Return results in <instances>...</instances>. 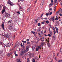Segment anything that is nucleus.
<instances>
[{
  "instance_id": "39448f33",
  "label": "nucleus",
  "mask_w": 62,
  "mask_h": 62,
  "mask_svg": "<svg viewBox=\"0 0 62 62\" xmlns=\"http://www.w3.org/2000/svg\"><path fill=\"white\" fill-rule=\"evenodd\" d=\"M17 62H22V59L20 58H18L16 59Z\"/></svg>"
},
{
  "instance_id": "ddd939ff",
  "label": "nucleus",
  "mask_w": 62,
  "mask_h": 62,
  "mask_svg": "<svg viewBox=\"0 0 62 62\" xmlns=\"http://www.w3.org/2000/svg\"><path fill=\"white\" fill-rule=\"evenodd\" d=\"M24 54V52H23V51H21V53H20V55H23V54Z\"/></svg>"
},
{
  "instance_id": "c03bdc74",
  "label": "nucleus",
  "mask_w": 62,
  "mask_h": 62,
  "mask_svg": "<svg viewBox=\"0 0 62 62\" xmlns=\"http://www.w3.org/2000/svg\"><path fill=\"white\" fill-rule=\"evenodd\" d=\"M38 26H40V23H38Z\"/></svg>"
},
{
  "instance_id": "58836bf2",
  "label": "nucleus",
  "mask_w": 62,
  "mask_h": 62,
  "mask_svg": "<svg viewBox=\"0 0 62 62\" xmlns=\"http://www.w3.org/2000/svg\"><path fill=\"white\" fill-rule=\"evenodd\" d=\"M51 34H49L48 36L49 37H51Z\"/></svg>"
},
{
  "instance_id": "4be33fe9",
  "label": "nucleus",
  "mask_w": 62,
  "mask_h": 62,
  "mask_svg": "<svg viewBox=\"0 0 62 62\" xmlns=\"http://www.w3.org/2000/svg\"><path fill=\"white\" fill-rule=\"evenodd\" d=\"M5 38H8V36L7 35V34H5Z\"/></svg>"
},
{
  "instance_id": "79ce46f5",
  "label": "nucleus",
  "mask_w": 62,
  "mask_h": 62,
  "mask_svg": "<svg viewBox=\"0 0 62 62\" xmlns=\"http://www.w3.org/2000/svg\"><path fill=\"white\" fill-rule=\"evenodd\" d=\"M21 47H23V44L22 43H21Z\"/></svg>"
},
{
  "instance_id": "c756f323",
  "label": "nucleus",
  "mask_w": 62,
  "mask_h": 62,
  "mask_svg": "<svg viewBox=\"0 0 62 62\" xmlns=\"http://www.w3.org/2000/svg\"><path fill=\"white\" fill-rule=\"evenodd\" d=\"M59 11H57L56 12V15H58V14H59L58 13H59Z\"/></svg>"
},
{
  "instance_id": "7ed1b4c3",
  "label": "nucleus",
  "mask_w": 62,
  "mask_h": 62,
  "mask_svg": "<svg viewBox=\"0 0 62 62\" xmlns=\"http://www.w3.org/2000/svg\"><path fill=\"white\" fill-rule=\"evenodd\" d=\"M41 49V46H39L37 47L36 49V50L37 52H38V50L39 49Z\"/></svg>"
},
{
  "instance_id": "864d4df0",
  "label": "nucleus",
  "mask_w": 62,
  "mask_h": 62,
  "mask_svg": "<svg viewBox=\"0 0 62 62\" xmlns=\"http://www.w3.org/2000/svg\"><path fill=\"white\" fill-rule=\"evenodd\" d=\"M36 19H37V20H39V17H38Z\"/></svg>"
},
{
  "instance_id": "bb28decb",
  "label": "nucleus",
  "mask_w": 62,
  "mask_h": 62,
  "mask_svg": "<svg viewBox=\"0 0 62 62\" xmlns=\"http://www.w3.org/2000/svg\"><path fill=\"white\" fill-rule=\"evenodd\" d=\"M31 32L32 34H35V32L33 31H31Z\"/></svg>"
},
{
  "instance_id": "338daca9",
  "label": "nucleus",
  "mask_w": 62,
  "mask_h": 62,
  "mask_svg": "<svg viewBox=\"0 0 62 62\" xmlns=\"http://www.w3.org/2000/svg\"><path fill=\"white\" fill-rule=\"evenodd\" d=\"M1 8H2V7L0 6V10L1 9Z\"/></svg>"
},
{
  "instance_id": "2f4dec72",
  "label": "nucleus",
  "mask_w": 62,
  "mask_h": 62,
  "mask_svg": "<svg viewBox=\"0 0 62 62\" xmlns=\"http://www.w3.org/2000/svg\"><path fill=\"white\" fill-rule=\"evenodd\" d=\"M43 13H42L41 15V16H40V18H41L42 17V16H43Z\"/></svg>"
},
{
  "instance_id": "393cba45",
  "label": "nucleus",
  "mask_w": 62,
  "mask_h": 62,
  "mask_svg": "<svg viewBox=\"0 0 62 62\" xmlns=\"http://www.w3.org/2000/svg\"><path fill=\"white\" fill-rule=\"evenodd\" d=\"M33 62H36V61H35V58L33 59L32 61Z\"/></svg>"
},
{
  "instance_id": "052dcab7",
  "label": "nucleus",
  "mask_w": 62,
  "mask_h": 62,
  "mask_svg": "<svg viewBox=\"0 0 62 62\" xmlns=\"http://www.w3.org/2000/svg\"><path fill=\"white\" fill-rule=\"evenodd\" d=\"M59 15L60 16H62V15L61 14V13H60L59 14Z\"/></svg>"
},
{
  "instance_id": "37998d69",
  "label": "nucleus",
  "mask_w": 62,
  "mask_h": 62,
  "mask_svg": "<svg viewBox=\"0 0 62 62\" xmlns=\"http://www.w3.org/2000/svg\"><path fill=\"white\" fill-rule=\"evenodd\" d=\"M49 15H51V14H52V12H50V13H49Z\"/></svg>"
},
{
  "instance_id": "7c9ffc66",
  "label": "nucleus",
  "mask_w": 62,
  "mask_h": 62,
  "mask_svg": "<svg viewBox=\"0 0 62 62\" xmlns=\"http://www.w3.org/2000/svg\"><path fill=\"white\" fill-rule=\"evenodd\" d=\"M11 33H8V35L9 36H10V34H11Z\"/></svg>"
},
{
  "instance_id": "2eb2a0df",
  "label": "nucleus",
  "mask_w": 62,
  "mask_h": 62,
  "mask_svg": "<svg viewBox=\"0 0 62 62\" xmlns=\"http://www.w3.org/2000/svg\"><path fill=\"white\" fill-rule=\"evenodd\" d=\"M54 17L53 16L52 17V21L53 23H54V21L55 20V19H54Z\"/></svg>"
},
{
  "instance_id": "f03ea898",
  "label": "nucleus",
  "mask_w": 62,
  "mask_h": 62,
  "mask_svg": "<svg viewBox=\"0 0 62 62\" xmlns=\"http://www.w3.org/2000/svg\"><path fill=\"white\" fill-rule=\"evenodd\" d=\"M7 2L8 4H9V5H10V6H13V4L12 3V2H11V1L9 0H8Z\"/></svg>"
},
{
  "instance_id": "4c0bfd02",
  "label": "nucleus",
  "mask_w": 62,
  "mask_h": 62,
  "mask_svg": "<svg viewBox=\"0 0 62 62\" xmlns=\"http://www.w3.org/2000/svg\"><path fill=\"white\" fill-rule=\"evenodd\" d=\"M55 28L56 29V30H58V29L56 27H55Z\"/></svg>"
},
{
  "instance_id": "c9c22d12",
  "label": "nucleus",
  "mask_w": 62,
  "mask_h": 62,
  "mask_svg": "<svg viewBox=\"0 0 62 62\" xmlns=\"http://www.w3.org/2000/svg\"><path fill=\"white\" fill-rule=\"evenodd\" d=\"M27 44H30V43L29 42H27Z\"/></svg>"
},
{
  "instance_id": "f257e3e1",
  "label": "nucleus",
  "mask_w": 62,
  "mask_h": 62,
  "mask_svg": "<svg viewBox=\"0 0 62 62\" xmlns=\"http://www.w3.org/2000/svg\"><path fill=\"white\" fill-rule=\"evenodd\" d=\"M13 42H12L11 43H8L7 44V45H6V47H8V46H9V47H10V46H12L13 45Z\"/></svg>"
},
{
  "instance_id": "603ef678",
  "label": "nucleus",
  "mask_w": 62,
  "mask_h": 62,
  "mask_svg": "<svg viewBox=\"0 0 62 62\" xmlns=\"http://www.w3.org/2000/svg\"><path fill=\"white\" fill-rule=\"evenodd\" d=\"M56 8H53V9H54V11H55V9H56Z\"/></svg>"
},
{
  "instance_id": "de8ad7c7",
  "label": "nucleus",
  "mask_w": 62,
  "mask_h": 62,
  "mask_svg": "<svg viewBox=\"0 0 62 62\" xmlns=\"http://www.w3.org/2000/svg\"><path fill=\"white\" fill-rule=\"evenodd\" d=\"M14 31H17V30L15 28H14L13 29Z\"/></svg>"
},
{
  "instance_id": "9b49d317",
  "label": "nucleus",
  "mask_w": 62,
  "mask_h": 62,
  "mask_svg": "<svg viewBox=\"0 0 62 62\" xmlns=\"http://www.w3.org/2000/svg\"><path fill=\"white\" fill-rule=\"evenodd\" d=\"M36 47V46L34 45H33L32 46V50L33 51H34V49Z\"/></svg>"
},
{
  "instance_id": "dca6fc26",
  "label": "nucleus",
  "mask_w": 62,
  "mask_h": 62,
  "mask_svg": "<svg viewBox=\"0 0 62 62\" xmlns=\"http://www.w3.org/2000/svg\"><path fill=\"white\" fill-rule=\"evenodd\" d=\"M39 22V20L36 19V20L35 21V23H37V22Z\"/></svg>"
},
{
  "instance_id": "3c124183",
  "label": "nucleus",
  "mask_w": 62,
  "mask_h": 62,
  "mask_svg": "<svg viewBox=\"0 0 62 62\" xmlns=\"http://www.w3.org/2000/svg\"><path fill=\"white\" fill-rule=\"evenodd\" d=\"M60 52H62V48H60Z\"/></svg>"
},
{
  "instance_id": "ea45409f",
  "label": "nucleus",
  "mask_w": 62,
  "mask_h": 62,
  "mask_svg": "<svg viewBox=\"0 0 62 62\" xmlns=\"http://www.w3.org/2000/svg\"><path fill=\"white\" fill-rule=\"evenodd\" d=\"M50 34L51 35H52V34H53V32L52 31L50 32Z\"/></svg>"
},
{
  "instance_id": "49530a36",
  "label": "nucleus",
  "mask_w": 62,
  "mask_h": 62,
  "mask_svg": "<svg viewBox=\"0 0 62 62\" xmlns=\"http://www.w3.org/2000/svg\"><path fill=\"white\" fill-rule=\"evenodd\" d=\"M40 40H41V41H44V39H40Z\"/></svg>"
},
{
  "instance_id": "0eeeda50",
  "label": "nucleus",
  "mask_w": 62,
  "mask_h": 62,
  "mask_svg": "<svg viewBox=\"0 0 62 62\" xmlns=\"http://www.w3.org/2000/svg\"><path fill=\"white\" fill-rule=\"evenodd\" d=\"M29 56H30L31 57H33L34 56V53H32L31 54H30V53H29Z\"/></svg>"
},
{
  "instance_id": "a878e982",
  "label": "nucleus",
  "mask_w": 62,
  "mask_h": 62,
  "mask_svg": "<svg viewBox=\"0 0 62 62\" xmlns=\"http://www.w3.org/2000/svg\"><path fill=\"white\" fill-rule=\"evenodd\" d=\"M46 23L47 24H48V23H49V22L48 21H46Z\"/></svg>"
},
{
  "instance_id": "20e7f679",
  "label": "nucleus",
  "mask_w": 62,
  "mask_h": 62,
  "mask_svg": "<svg viewBox=\"0 0 62 62\" xmlns=\"http://www.w3.org/2000/svg\"><path fill=\"white\" fill-rule=\"evenodd\" d=\"M8 25H9V24H10L11 23L12 24L13 23V21H12L11 20H10V21H8Z\"/></svg>"
},
{
  "instance_id": "b1692460",
  "label": "nucleus",
  "mask_w": 62,
  "mask_h": 62,
  "mask_svg": "<svg viewBox=\"0 0 62 62\" xmlns=\"http://www.w3.org/2000/svg\"><path fill=\"white\" fill-rule=\"evenodd\" d=\"M37 30L38 32H39V31H40V29L39 28H38L37 29Z\"/></svg>"
},
{
  "instance_id": "a211bd4d",
  "label": "nucleus",
  "mask_w": 62,
  "mask_h": 62,
  "mask_svg": "<svg viewBox=\"0 0 62 62\" xmlns=\"http://www.w3.org/2000/svg\"><path fill=\"white\" fill-rule=\"evenodd\" d=\"M53 3H51L49 5V7H51V6H53Z\"/></svg>"
},
{
  "instance_id": "5701e85b",
  "label": "nucleus",
  "mask_w": 62,
  "mask_h": 62,
  "mask_svg": "<svg viewBox=\"0 0 62 62\" xmlns=\"http://www.w3.org/2000/svg\"><path fill=\"white\" fill-rule=\"evenodd\" d=\"M54 34H53V37H54V34H55L56 33V32L55 31H54Z\"/></svg>"
},
{
  "instance_id": "f3484780",
  "label": "nucleus",
  "mask_w": 62,
  "mask_h": 62,
  "mask_svg": "<svg viewBox=\"0 0 62 62\" xmlns=\"http://www.w3.org/2000/svg\"><path fill=\"white\" fill-rule=\"evenodd\" d=\"M44 1L42 0V1L41 2V5H42L43 4V3H44Z\"/></svg>"
},
{
  "instance_id": "13d9d810",
  "label": "nucleus",
  "mask_w": 62,
  "mask_h": 62,
  "mask_svg": "<svg viewBox=\"0 0 62 62\" xmlns=\"http://www.w3.org/2000/svg\"><path fill=\"white\" fill-rule=\"evenodd\" d=\"M42 24H44V22H41Z\"/></svg>"
},
{
  "instance_id": "1a4fd4ad",
  "label": "nucleus",
  "mask_w": 62,
  "mask_h": 62,
  "mask_svg": "<svg viewBox=\"0 0 62 62\" xmlns=\"http://www.w3.org/2000/svg\"><path fill=\"white\" fill-rule=\"evenodd\" d=\"M1 26L2 28L3 29V30H5V25H4V23L2 24Z\"/></svg>"
},
{
  "instance_id": "f704fd0d",
  "label": "nucleus",
  "mask_w": 62,
  "mask_h": 62,
  "mask_svg": "<svg viewBox=\"0 0 62 62\" xmlns=\"http://www.w3.org/2000/svg\"><path fill=\"white\" fill-rule=\"evenodd\" d=\"M46 16H48V15H49V13H47L46 14Z\"/></svg>"
},
{
  "instance_id": "09e8293b",
  "label": "nucleus",
  "mask_w": 62,
  "mask_h": 62,
  "mask_svg": "<svg viewBox=\"0 0 62 62\" xmlns=\"http://www.w3.org/2000/svg\"><path fill=\"white\" fill-rule=\"evenodd\" d=\"M41 39H42L44 40V38L43 37H42V38Z\"/></svg>"
},
{
  "instance_id": "8fccbe9b",
  "label": "nucleus",
  "mask_w": 62,
  "mask_h": 62,
  "mask_svg": "<svg viewBox=\"0 0 62 62\" xmlns=\"http://www.w3.org/2000/svg\"><path fill=\"white\" fill-rule=\"evenodd\" d=\"M53 1H54L53 0H51V1L52 3H53Z\"/></svg>"
},
{
  "instance_id": "423d86ee",
  "label": "nucleus",
  "mask_w": 62,
  "mask_h": 62,
  "mask_svg": "<svg viewBox=\"0 0 62 62\" xmlns=\"http://www.w3.org/2000/svg\"><path fill=\"white\" fill-rule=\"evenodd\" d=\"M6 7H4L3 8V9L2 11H1V13L2 14H3L6 11Z\"/></svg>"
},
{
  "instance_id": "4d7b16f0",
  "label": "nucleus",
  "mask_w": 62,
  "mask_h": 62,
  "mask_svg": "<svg viewBox=\"0 0 62 62\" xmlns=\"http://www.w3.org/2000/svg\"><path fill=\"white\" fill-rule=\"evenodd\" d=\"M29 39H28L26 41L27 42L29 41Z\"/></svg>"
},
{
  "instance_id": "9d476101",
  "label": "nucleus",
  "mask_w": 62,
  "mask_h": 62,
  "mask_svg": "<svg viewBox=\"0 0 62 62\" xmlns=\"http://www.w3.org/2000/svg\"><path fill=\"white\" fill-rule=\"evenodd\" d=\"M44 44V42L43 41H42L41 43V45H40V46H41V47H43Z\"/></svg>"
},
{
  "instance_id": "774afa93",
  "label": "nucleus",
  "mask_w": 62,
  "mask_h": 62,
  "mask_svg": "<svg viewBox=\"0 0 62 62\" xmlns=\"http://www.w3.org/2000/svg\"><path fill=\"white\" fill-rule=\"evenodd\" d=\"M61 5H62V2H61L60 3Z\"/></svg>"
},
{
  "instance_id": "bf43d9fd",
  "label": "nucleus",
  "mask_w": 62,
  "mask_h": 62,
  "mask_svg": "<svg viewBox=\"0 0 62 62\" xmlns=\"http://www.w3.org/2000/svg\"><path fill=\"white\" fill-rule=\"evenodd\" d=\"M17 13H18V14H20V12L18 11L17 12Z\"/></svg>"
},
{
  "instance_id": "cd10ccee",
  "label": "nucleus",
  "mask_w": 62,
  "mask_h": 62,
  "mask_svg": "<svg viewBox=\"0 0 62 62\" xmlns=\"http://www.w3.org/2000/svg\"><path fill=\"white\" fill-rule=\"evenodd\" d=\"M30 8H29L28 10H27V12H30Z\"/></svg>"
},
{
  "instance_id": "a18cd8bd",
  "label": "nucleus",
  "mask_w": 62,
  "mask_h": 62,
  "mask_svg": "<svg viewBox=\"0 0 62 62\" xmlns=\"http://www.w3.org/2000/svg\"><path fill=\"white\" fill-rule=\"evenodd\" d=\"M48 19L49 20H50V21H51L52 20V19H51L50 18H49Z\"/></svg>"
},
{
  "instance_id": "f8f14e48",
  "label": "nucleus",
  "mask_w": 62,
  "mask_h": 62,
  "mask_svg": "<svg viewBox=\"0 0 62 62\" xmlns=\"http://www.w3.org/2000/svg\"><path fill=\"white\" fill-rule=\"evenodd\" d=\"M26 53L27 52H28V51L29 50V47L28 46H26Z\"/></svg>"
},
{
  "instance_id": "473e14b6",
  "label": "nucleus",
  "mask_w": 62,
  "mask_h": 62,
  "mask_svg": "<svg viewBox=\"0 0 62 62\" xmlns=\"http://www.w3.org/2000/svg\"><path fill=\"white\" fill-rule=\"evenodd\" d=\"M54 59H55V60H56V57L55 56H54Z\"/></svg>"
},
{
  "instance_id": "6ab92c4d",
  "label": "nucleus",
  "mask_w": 62,
  "mask_h": 62,
  "mask_svg": "<svg viewBox=\"0 0 62 62\" xmlns=\"http://www.w3.org/2000/svg\"><path fill=\"white\" fill-rule=\"evenodd\" d=\"M6 17H8L9 16V14L6 13Z\"/></svg>"
},
{
  "instance_id": "412c9836",
  "label": "nucleus",
  "mask_w": 62,
  "mask_h": 62,
  "mask_svg": "<svg viewBox=\"0 0 62 62\" xmlns=\"http://www.w3.org/2000/svg\"><path fill=\"white\" fill-rule=\"evenodd\" d=\"M6 15H7V14H6V13L5 14H4L3 15V17H6Z\"/></svg>"
},
{
  "instance_id": "680f3d73",
  "label": "nucleus",
  "mask_w": 62,
  "mask_h": 62,
  "mask_svg": "<svg viewBox=\"0 0 62 62\" xmlns=\"http://www.w3.org/2000/svg\"><path fill=\"white\" fill-rule=\"evenodd\" d=\"M53 29L54 30V31H55V28H53Z\"/></svg>"
},
{
  "instance_id": "6e6552de",
  "label": "nucleus",
  "mask_w": 62,
  "mask_h": 62,
  "mask_svg": "<svg viewBox=\"0 0 62 62\" xmlns=\"http://www.w3.org/2000/svg\"><path fill=\"white\" fill-rule=\"evenodd\" d=\"M8 28L9 29H10V30H11V29H12V26L10 25L8 27Z\"/></svg>"
},
{
  "instance_id": "0e129e2a",
  "label": "nucleus",
  "mask_w": 62,
  "mask_h": 62,
  "mask_svg": "<svg viewBox=\"0 0 62 62\" xmlns=\"http://www.w3.org/2000/svg\"><path fill=\"white\" fill-rule=\"evenodd\" d=\"M55 20H56V21H57V20H58V18H56L55 19Z\"/></svg>"
},
{
  "instance_id": "e2e57ef3",
  "label": "nucleus",
  "mask_w": 62,
  "mask_h": 62,
  "mask_svg": "<svg viewBox=\"0 0 62 62\" xmlns=\"http://www.w3.org/2000/svg\"><path fill=\"white\" fill-rule=\"evenodd\" d=\"M15 55L16 56H18V54H15Z\"/></svg>"
},
{
  "instance_id": "e433bc0d",
  "label": "nucleus",
  "mask_w": 62,
  "mask_h": 62,
  "mask_svg": "<svg viewBox=\"0 0 62 62\" xmlns=\"http://www.w3.org/2000/svg\"><path fill=\"white\" fill-rule=\"evenodd\" d=\"M57 1V0H54V3H56V2Z\"/></svg>"
},
{
  "instance_id": "5fc2aeb1",
  "label": "nucleus",
  "mask_w": 62,
  "mask_h": 62,
  "mask_svg": "<svg viewBox=\"0 0 62 62\" xmlns=\"http://www.w3.org/2000/svg\"><path fill=\"white\" fill-rule=\"evenodd\" d=\"M2 51L1 50H0V54H1L2 53Z\"/></svg>"
},
{
  "instance_id": "a19ab883",
  "label": "nucleus",
  "mask_w": 62,
  "mask_h": 62,
  "mask_svg": "<svg viewBox=\"0 0 62 62\" xmlns=\"http://www.w3.org/2000/svg\"><path fill=\"white\" fill-rule=\"evenodd\" d=\"M58 62H62V60H59Z\"/></svg>"
},
{
  "instance_id": "69168bd1",
  "label": "nucleus",
  "mask_w": 62,
  "mask_h": 62,
  "mask_svg": "<svg viewBox=\"0 0 62 62\" xmlns=\"http://www.w3.org/2000/svg\"><path fill=\"white\" fill-rule=\"evenodd\" d=\"M38 33L39 35H40V33L39 32H38Z\"/></svg>"
},
{
  "instance_id": "4468645a",
  "label": "nucleus",
  "mask_w": 62,
  "mask_h": 62,
  "mask_svg": "<svg viewBox=\"0 0 62 62\" xmlns=\"http://www.w3.org/2000/svg\"><path fill=\"white\" fill-rule=\"evenodd\" d=\"M22 51V52H23V53H26V50H25L24 49H23Z\"/></svg>"
},
{
  "instance_id": "c85d7f7f",
  "label": "nucleus",
  "mask_w": 62,
  "mask_h": 62,
  "mask_svg": "<svg viewBox=\"0 0 62 62\" xmlns=\"http://www.w3.org/2000/svg\"><path fill=\"white\" fill-rule=\"evenodd\" d=\"M35 59L36 60H38V58L37 57H35Z\"/></svg>"
},
{
  "instance_id": "6e6d98bb",
  "label": "nucleus",
  "mask_w": 62,
  "mask_h": 62,
  "mask_svg": "<svg viewBox=\"0 0 62 62\" xmlns=\"http://www.w3.org/2000/svg\"><path fill=\"white\" fill-rule=\"evenodd\" d=\"M56 31L57 33H58V30H56Z\"/></svg>"
},
{
  "instance_id": "aec40b11",
  "label": "nucleus",
  "mask_w": 62,
  "mask_h": 62,
  "mask_svg": "<svg viewBox=\"0 0 62 62\" xmlns=\"http://www.w3.org/2000/svg\"><path fill=\"white\" fill-rule=\"evenodd\" d=\"M47 44L48 47H50V46H51V45H50V43H47Z\"/></svg>"
},
{
  "instance_id": "72a5a7b5",
  "label": "nucleus",
  "mask_w": 62,
  "mask_h": 62,
  "mask_svg": "<svg viewBox=\"0 0 62 62\" xmlns=\"http://www.w3.org/2000/svg\"><path fill=\"white\" fill-rule=\"evenodd\" d=\"M22 42H24V43H26V41H24L23 40L22 41Z\"/></svg>"
}]
</instances>
